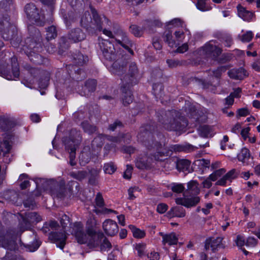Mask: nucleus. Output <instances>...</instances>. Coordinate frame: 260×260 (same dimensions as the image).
Masks as SVG:
<instances>
[{
    "label": "nucleus",
    "mask_w": 260,
    "mask_h": 260,
    "mask_svg": "<svg viewBox=\"0 0 260 260\" xmlns=\"http://www.w3.org/2000/svg\"><path fill=\"white\" fill-rule=\"evenodd\" d=\"M151 126L149 124L142 126L138 135L139 140L143 144L148 150H155L156 152L151 155L155 160L162 161L164 157L170 156L173 152H187L193 150L194 147L186 144L184 145H171L167 147L154 140V136L151 132Z\"/></svg>",
    "instance_id": "f257e3e1"
},
{
    "label": "nucleus",
    "mask_w": 260,
    "mask_h": 260,
    "mask_svg": "<svg viewBox=\"0 0 260 260\" xmlns=\"http://www.w3.org/2000/svg\"><path fill=\"white\" fill-rule=\"evenodd\" d=\"M90 8L92 17L88 11H86L82 16L80 21V25L86 30L89 35H96L98 32L103 30L105 35L111 38H114L119 44L124 43L131 44L133 43L126 34L120 28H118L114 31V34L117 37H115L111 31L106 29H103L104 22L108 21V19L104 16L103 17L100 16L92 6H90Z\"/></svg>",
    "instance_id": "f03ea898"
},
{
    "label": "nucleus",
    "mask_w": 260,
    "mask_h": 260,
    "mask_svg": "<svg viewBox=\"0 0 260 260\" xmlns=\"http://www.w3.org/2000/svg\"><path fill=\"white\" fill-rule=\"evenodd\" d=\"M99 46L105 60L112 62V68L115 74L120 75L125 70L126 62L121 51H116L114 45L108 40H102Z\"/></svg>",
    "instance_id": "7ed1b4c3"
},
{
    "label": "nucleus",
    "mask_w": 260,
    "mask_h": 260,
    "mask_svg": "<svg viewBox=\"0 0 260 260\" xmlns=\"http://www.w3.org/2000/svg\"><path fill=\"white\" fill-rule=\"evenodd\" d=\"M28 31L29 36L25 40L28 50L25 51V53L33 63L37 64H42L43 62V58L39 54L42 50L41 32L38 28L32 25L28 26Z\"/></svg>",
    "instance_id": "20e7f679"
},
{
    "label": "nucleus",
    "mask_w": 260,
    "mask_h": 260,
    "mask_svg": "<svg viewBox=\"0 0 260 260\" xmlns=\"http://www.w3.org/2000/svg\"><path fill=\"white\" fill-rule=\"evenodd\" d=\"M158 120L170 131H181L188 125L187 120L180 112L175 110H162L159 113Z\"/></svg>",
    "instance_id": "39448f33"
},
{
    "label": "nucleus",
    "mask_w": 260,
    "mask_h": 260,
    "mask_svg": "<svg viewBox=\"0 0 260 260\" xmlns=\"http://www.w3.org/2000/svg\"><path fill=\"white\" fill-rule=\"evenodd\" d=\"M66 150L69 153V163L71 166H74L76 165L75 161L76 151L81 142L82 136L80 131L76 129H72L70 132L69 138H66L63 140Z\"/></svg>",
    "instance_id": "423d86ee"
},
{
    "label": "nucleus",
    "mask_w": 260,
    "mask_h": 260,
    "mask_svg": "<svg viewBox=\"0 0 260 260\" xmlns=\"http://www.w3.org/2000/svg\"><path fill=\"white\" fill-rule=\"evenodd\" d=\"M78 74H82V77H76V80L73 81V87H75V89L77 92L82 96H89L96 89L97 82L95 79H89L82 83L80 82L82 78H85V74L83 71L79 70Z\"/></svg>",
    "instance_id": "0eeeda50"
},
{
    "label": "nucleus",
    "mask_w": 260,
    "mask_h": 260,
    "mask_svg": "<svg viewBox=\"0 0 260 260\" xmlns=\"http://www.w3.org/2000/svg\"><path fill=\"white\" fill-rule=\"evenodd\" d=\"M10 17L8 15L4 16V20L0 21L2 26L1 29L3 31V37L7 40L15 41L17 43L20 42L18 36L17 28L9 22Z\"/></svg>",
    "instance_id": "6e6552de"
},
{
    "label": "nucleus",
    "mask_w": 260,
    "mask_h": 260,
    "mask_svg": "<svg viewBox=\"0 0 260 260\" xmlns=\"http://www.w3.org/2000/svg\"><path fill=\"white\" fill-rule=\"evenodd\" d=\"M11 66L0 65V74L4 75L8 80H13L18 78L20 74L19 66L15 56L11 58Z\"/></svg>",
    "instance_id": "1a4fd4ad"
},
{
    "label": "nucleus",
    "mask_w": 260,
    "mask_h": 260,
    "mask_svg": "<svg viewBox=\"0 0 260 260\" xmlns=\"http://www.w3.org/2000/svg\"><path fill=\"white\" fill-rule=\"evenodd\" d=\"M125 61L126 62L125 66V70L119 75L125 73L128 68L127 73L123 76L121 80L123 84H131V86H133L138 82L137 77L138 76L139 70L135 62H127L125 58Z\"/></svg>",
    "instance_id": "9d476101"
},
{
    "label": "nucleus",
    "mask_w": 260,
    "mask_h": 260,
    "mask_svg": "<svg viewBox=\"0 0 260 260\" xmlns=\"http://www.w3.org/2000/svg\"><path fill=\"white\" fill-rule=\"evenodd\" d=\"M19 218V228L21 231L23 232L30 228L31 224L39 222L42 220L41 216L37 212H31L24 214L18 213Z\"/></svg>",
    "instance_id": "9b49d317"
},
{
    "label": "nucleus",
    "mask_w": 260,
    "mask_h": 260,
    "mask_svg": "<svg viewBox=\"0 0 260 260\" xmlns=\"http://www.w3.org/2000/svg\"><path fill=\"white\" fill-rule=\"evenodd\" d=\"M24 11L28 19L35 22L37 25L43 26L46 22L45 16L40 13L33 3H28L24 7Z\"/></svg>",
    "instance_id": "f8f14e48"
},
{
    "label": "nucleus",
    "mask_w": 260,
    "mask_h": 260,
    "mask_svg": "<svg viewBox=\"0 0 260 260\" xmlns=\"http://www.w3.org/2000/svg\"><path fill=\"white\" fill-rule=\"evenodd\" d=\"M16 235L10 233L2 234L0 233V246L7 250L16 251L18 250L19 244Z\"/></svg>",
    "instance_id": "ddd939ff"
},
{
    "label": "nucleus",
    "mask_w": 260,
    "mask_h": 260,
    "mask_svg": "<svg viewBox=\"0 0 260 260\" xmlns=\"http://www.w3.org/2000/svg\"><path fill=\"white\" fill-rule=\"evenodd\" d=\"M87 232L89 236L87 242V246L90 248L99 246L104 238V234L102 232H96L93 225L87 227Z\"/></svg>",
    "instance_id": "4468645a"
},
{
    "label": "nucleus",
    "mask_w": 260,
    "mask_h": 260,
    "mask_svg": "<svg viewBox=\"0 0 260 260\" xmlns=\"http://www.w3.org/2000/svg\"><path fill=\"white\" fill-rule=\"evenodd\" d=\"M73 234L75 236L77 242L81 244L87 243L89 238V234L83 230V225L80 222L74 223L73 228Z\"/></svg>",
    "instance_id": "2eb2a0df"
},
{
    "label": "nucleus",
    "mask_w": 260,
    "mask_h": 260,
    "mask_svg": "<svg viewBox=\"0 0 260 260\" xmlns=\"http://www.w3.org/2000/svg\"><path fill=\"white\" fill-rule=\"evenodd\" d=\"M12 145L10 144L9 141L4 139L0 142V162L5 164H9L11 161L12 156L10 155V151L12 149Z\"/></svg>",
    "instance_id": "dca6fc26"
},
{
    "label": "nucleus",
    "mask_w": 260,
    "mask_h": 260,
    "mask_svg": "<svg viewBox=\"0 0 260 260\" xmlns=\"http://www.w3.org/2000/svg\"><path fill=\"white\" fill-rule=\"evenodd\" d=\"M35 182L38 189L54 191L55 187L58 186V183L53 179L47 180L44 178H36Z\"/></svg>",
    "instance_id": "f3484780"
},
{
    "label": "nucleus",
    "mask_w": 260,
    "mask_h": 260,
    "mask_svg": "<svg viewBox=\"0 0 260 260\" xmlns=\"http://www.w3.org/2000/svg\"><path fill=\"white\" fill-rule=\"evenodd\" d=\"M184 111L193 122L200 123L203 122V116L201 115L194 105L189 103L186 104L184 107Z\"/></svg>",
    "instance_id": "a211bd4d"
},
{
    "label": "nucleus",
    "mask_w": 260,
    "mask_h": 260,
    "mask_svg": "<svg viewBox=\"0 0 260 260\" xmlns=\"http://www.w3.org/2000/svg\"><path fill=\"white\" fill-rule=\"evenodd\" d=\"M187 193V191L184 192L183 195L185 198H178L176 199V203L177 205L184 206L188 208L196 206L200 202V198L197 196L188 197Z\"/></svg>",
    "instance_id": "6ab92c4d"
},
{
    "label": "nucleus",
    "mask_w": 260,
    "mask_h": 260,
    "mask_svg": "<svg viewBox=\"0 0 260 260\" xmlns=\"http://www.w3.org/2000/svg\"><path fill=\"white\" fill-rule=\"evenodd\" d=\"M71 43H77L86 39L85 33L80 28L76 27L70 29L66 34Z\"/></svg>",
    "instance_id": "aec40b11"
},
{
    "label": "nucleus",
    "mask_w": 260,
    "mask_h": 260,
    "mask_svg": "<svg viewBox=\"0 0 260 260\" xmlns=\"http://www.w3.org/2000/svg\"><path fill=\"white\" fill-rule=\"evenodd\" d=\"M49 239L55 243L57 247L62 249L66 244L67 236L64 230L60 232L51 231L49 233Z\"/></svg>",
    "instance_id": "412c9836"
},
{
    "label": "nucleus",
    "mask_w": 260,
    "mask_h": 260,
    "mask_svg": "<svg viewBox=\"0 0 260 260\" xmlns=\"http://www.w3.org/2000/svg\"><path fill=\"white\" fill-rule=\"evenodd\" d=\"M223 239L221 237H218L216 238L210 237L207 239L205 242V248L208 250L211 247L213 252H215L218 248H224L225 246L222 244Z\"/></svg>",
    "instance_id": "4be33fe9"
},
{
    "label": "nucleus",
    "mask_w": 260,
    "mask_h": 260,
    "mask_svg": "<svg viewBox=\"0 0 260 260\" xmlns=\"http://www.w3.org/2000/svg\"><path fill=\"white\" fill-rule=\"evenodd\" d=\"M133 86L129 84H123L121 87L122 92L121 99L124 106H126L132 103L133 101V95L132 94L131 88Z\"/></svg>",
    "instance_id": "5701e85b"
},
{
    "label": "nucleus",
    "mask_w": 260,
    "mask_h": 260,
    "mask_svg": "<svg viewBox=\"0 0 260 260\" xmlns=\"http://www.w3.org/2000/svg\"><path fill=\"white\" fill-rule=\"evenodd\" d=\"M60 13L63 18L66 26L67 28L70 27L72 24L76 21L77 15L73 11H67V9L61 8Z\"/></svg>",
    "instance_id": "b1692460"
},
{
    "label": "nucleus",
    "mask_w": 260,
    "mask_h": 260,
    "mask_svg": "<svg viewBox=\"0 0 260 260\" xmlns=\"http://www.w3.org/2000/svg\"><path fill=\"white\" fill-rule=\"evenodd\" d=\"M103 228L105 233L109 236H115L118 232L117 223L112 219H107L103 223Z\"/></svg>",
    "instance_id": "393cba45"
},
{
    "label": "nucleus",
    "mask_w": 260,
    "mask_h": 260,
    "mask_svg": "<svg viewBox=\"0 0 260 260\" xmlns=\"http://www.w3.org/2000/svg\"><path fill=\"white\" fill-rule=\"evenodd\" d=\"M203 50L207 57H211L214 60L216 59L222 52L221 48L211 44H207L204 46Z\"/></svg>",
    "instance_id": "a878e982"
},
{
    "label": "nucleus",
    "mask_w": 260,
    "mask_h": 260,
    "mask_svg": "<svg viewBox=\"0 0 260 260\" xmlns=\"http://www.w3.org/2000/svg\"><path fill=\"white\" fill-rule=\"evenodd\" d=\"M51 192L57 198L61 199L67 196L70 197L72 195L71 189L69 188L68 190H67L65 187L64 183H58V186L55 187L54 191H52Z\"/></svg>",
    "instance_id": "bb28decb"
},
{
    "label": "nucleus",
    "mask_w": 260,
    "mask_h": 260,
    "mask_svg": "<svg viewBox=\"0 0 260 260\" xmlns=\"http://www.w3.org/2000/svg\"><path fill=\"white\" fill-rule=\"evenodd\" d=\"M16 125L15 121L12 118L0 116V129L8 131Z\"/></svg>",
    "instance_id": "cd10ccee"
},
{
    "label": "nucleus",
    "mask_w": 260,
    "mask_h": 260,
    "mask_svg": "<svg viewBox=\"0 0 260 260\" xmlns=\"http://www.w3.org/2000/svg\"><path fill=\"white\" fill-rule=\"evenodd\" d=\"M91 159V152L89 146H85L83 148L79 156V164L82 166H85L88 164Z\"/></svg>",
    "instance_id": "c85d7f7f"
},
{
    "label": "nucleus",
    "mask_w": 260,
    "mask_h": 260,
    "mask_svg": "<svg viewBox=\"0 0 260 260\" xmlns=\"http://www.w3.org/2000/svg\"><path fill=\"white\" fill-rule=\"evenodd\" d=\"M186 212L185 209L181 206H174L167 213L168 217L172 218L174 217H183L185 216Z\"/></svg>",
    "instance_id": "c756f323"
},
{
    "label": "nucleus",
    "mask_w": 260,
    "mask_h": 260,
    "mask_svg": "<svg viewBox=\"0 0 260 260\" xmlns=\"http://www.w3.org/2000/svg\"><path fill=\"white\" fill-rule=\"evenodd\" d=\"M70 42L66 35L60 37L58 41V53L62 55L66 52L70 47Z\"/></svg>",
    "instance_id": "7c9ffc66"
},
{
    "label": "nucleus",
    "mask_w": 260,
    "mask_h": 260,
    "mask_svg": "<svg viewBox=\"0 0 260 260\" xmlns=\"http://www.w3.org/2000/svg\"><path fill=\"white\" fill-rule=\"evenodd\" d=\"M237 8L238 16L244 20L250 21L252 17L255 16L252 12L247 10L245 8L240 4L237 6Z\"/></svg>",
    "instance_id": "2f4dec72"
},
{
    "label": "nucleus",
    "mask_w": 260,
    "mask_h": 260,
    "mask_svg": "<svg viewBox=\"0 0 260 260\" xmlns=\"http://www.w3.org/2000/svg\"><path fill=\"white\" fill-rule=\"evenodd\" d=\"M246 71L242 68H240L238 69H233L228 72V75L231 78L236 80H242L246 76Z\"/></svg>",
    "instance_id": "473e14b6"
},
{
    "label": "nucleus",
    "mask_w": 260,
    "mask_h": 260,
    "mask_svg": "<svg viewBox=\"0 0 260 260\" xmlns=\"http://www.w3.org/2000/svg\"><path fill=\"white\" fill-rule=\"evenodd\" d=\"M1 197L6 200L13 203L16 202L18 199V194L16 191L13 190H8L1 194Z\"/></svg>",
    "instance_id": "72a5a7b5"
},
{
    "label": "nucleus",
    "mask_w": 260,
    "mask_h": 260,
    "mask_svg": "<svg viewBox=\"0 0 260 260\" xmlns=\"http://www.w3.org/2000/svg\"><path fill=\"white\" fill-rule=\"evenodd\" d=\"M198 131L200 135L202 137H212L214 135L212 127L207 125L200 126Z\"/></svg>",
    "instance_id": "f704fd0d"
},
{
    "label": "nucleus",
    "mask_w": 260,
    "mask_h": 260,
    "mask_svg": "<svg viewBox=\"0 0 260 260\" xmlns=\"http://www.w3.org/2000/svg\"><path fill=\"white\" fill-rule=\"evenodd\" d=\"M104 135L100 134L95 137L91 142V147L93 150L101 149L104 144Z\"/></svg>",
    "instance_id": "c9c22d12"
},
{
    "label": "nucleus",
    "mask_w": 260,
    "mask_h": 260,
    "mask_svg": "<svg viewBox=\"0 0 260 260\" xmlns=\"http://www.w3.org/2000/svg\"><path fill=\"white\" fill-rule=\"evenodd\" d=\"M99 172L95 169H91L89 171L88 183L91 185H96L98 183Z\"/></svg>",
    "instance_id": "e433bc0d"
},
{
    "label": "nucleus",
    "mask_w": 260,
    "mask_h": 260,
    "mask_svg": "<svg viewBox=\"0 0 260 260\" xmlns=\"http://www.w3.org/2000/svg\"><path fill=\"white\" fill-rule=\"evenodd\" d=\"M81 126L84 132L90 135H92L98 130V127L95 125L90 124L87 120L83 121L81 123Z\"/></svg>",
    "instance_id": "4c0bfd02"
},
{
    "label": "nucleus",
    "mask_w": 260,
    "mask_h": 260,
    "mask_svg": "<svg viewBox=\"0 0 260 260\" xmlns=\"http://www.w3.org/2000/svg\"><path fill=\"white\" fill-rule=\"evenodd\" d=\"M190 165V161L186 159H178L176 161V168L179 171H188Z\"/></svg>",
    "instance_id": "58836bf2"
},
{
    "label": "nucleus",
    "mask_w": 260,
    "mask_h": 260,
    "mask_svg": "<svg viewBox=\"0 0 260 260\" xmlns=\"http://www.w3.org/2000/svg\"><path fill=\"white\" fill-rule=\"evenodd\" d=\"M153 93L156 98H162L164 95V85L160 83L153 84Z\"/></svg>",
    "instance_id": "ea45409f"
},
{
    "label": "nucleus",
    "mask_w": 260,
    "mask_h": 260,
    "mask_svg": "<svg viewBox=\"0 0 260 260\" xmlns=\"http://www.w3.org/2000/svg\"><path fill=\"white\" fill-rule=\"evenodd\" d=\"M74 63L79 66L85 64L88 61V57L84 56L81 53L76 54L74 56Z\"/></svg>",
    "instance_id": "a19ab883"
},
{
    "label": "nucleus",
    "mask_w": 260,
    "mask_h": 260,
    "mask_svg": "<svg viewBox=\"0 0 260 260\" xmlns=\"http://www.w3.org/2000/svg\"><path fill=\"white\" fill-rule=\"evenodd\" d=\"M19 244L20 246H23L26 248L29 252H34L36 251L40 246V242L37 240H34L31 244H25L23 243L21 239H19Z\"/></svg>",
    "instance_id": "79ce46f5"
},
{
    "label": "nucleus",
    "mask_w": 260,
    "mask_h": 260,
    "mask_svg": "<svg viewBox=\"0 0 260 260\" xmlns=\"http://www.w3.org/2000/svg\"><path fill=\"white\" fill-rule=\"evenodd\" d=\"M46 39L47 41H50L52 39H55L57 36V32L56 27L54 25H51L46 28Z\"/></svg>",
    "instance_id": "37998d69"
},
{
    "label": "nucleus",
    "mask_w": 260,
    "mask_h": 260,
    "mask_svg": "<svg viewBox=\"0 0 260 260\" xmlns=\"http://www.w3.org/2000/svg\"><path fill=\"white\" fill-rule=\"evenodd\" d=\"M164 41L171 47H174L175 45V41L172 39V32L170 30L165 31L162 35Z\"/></svg>",
    "instance_id": "c03bdc74"
},
{
    "label": "nucleus",
    "mask_w": 260,
    "mask_h": 260,
    "mask_svg": "<svg viewBox=\"0 0 260 260\" xmlns=\"http://www.w3.org/2000/svg\"><path fill=\"white\" fill-rule=\"evenodd\" d=\"M23 204L25 208H27L31 210L34 209L37 206L34 195L32 194L28 196L26 199L24 200Z\"/></svg>",
    "instance_id": "a18cd8bd"
},
{
    "label": "nucleus",
    "mask_w": 260,
    "mask_h": 260,
    "mask_svg": "<svg viewBox=\"0 0 260 260\" xmlns=\"http://www.w3.org/2000/svg\"><path fill=\"white\" fill-rule=\"evenodd\" d=\"M87 174L88 173L86 171H78L70 173V176L80 181L86 178Z\"/></svg>",
    "instance_id": "49530a36"
},
{
    "label": "nucleus",
    "mask_w": 260,
    "mask_h": 260,
    "mask_svg": "<svg viewBox=\"0 0 260 260\" xmlns=\"http://www.w3.org/2000/svg\"><path fill=\"white\" fill-rule=\"evenodd\" d=\"M128 227L133 233V236L135 238H142L145 237V233L144 231H142L132 224L129 225Z\"/></svg>",
    "instance_id": "de8ad7c7"
},
{
    "label": "nucleus",
    "mask_w": 260,
    "mask_h": 260,
    "mask_svg": "<svg viewBox=\"0 0 260 260\" xmlns=\"http://www.w3.org/2000/svg\"><path fill=\"white\" fill-rule=\"evenodd\" d=\"M162 242L164 244L166 243H168L170 245L177 244L178 238L174 233H172L165 236V239L164 241H162Z\"/></svg>",
    "instance_id": "09e8293b"
},
{
    "label": "nucleus",
    "mask_w": 260,
    "mask_h": 260,
    "mask_svg": "<svg viewBox=\"0 0 260 260\" xmlns=\"http://www.w3.org/2000/svg\"><path fill=\"white\" fill-rule=\"evenodd\" d=\"M188 81V84L191 82H198L199 83H201L203 85V88L205 89L209 88V87L212 85L211 83H210L209 82H206L205 80L199 79L196 77H191L189 78Z\"/></svg>",
    "instance_id": "8fccbe9b"
},
{
    "label": "nucleus",
    "mask_w": 260,
    "mask_h": 260,
    "mask_svg": "<svg viewBox=\"0 0 260 260\" xmlns=\"http://www.w3.org/2000/svg\"><path fill=\"white\" fill-rule=\"evenodd\" d=\"M136 166L140 169H145L150 168V162L144 158H141L136 162Z\"/></svg>",
    "instance_id": "3c124183"
},
{
    "label": "nucleus",
    "mask_w": 260,
    "mask_h": 260,
    "mask_svg": "<svg viewBox=\"0 0 260 260\" xmlns=\"http://www.w3.org/2000/svg\"><path fill=\"white\" fill-rule=\"evenodd\" d=\"M13 7V0H0V8L6 11L11 10Z\"/></svg>",
    "instance_id": "603ef678"
},
{
    "label": "nucleus",
    "mask_w": 260,
    "mask_h": 260,
    "mask_svg": "<svg viewBox=\"0 0 260 260\" xmlns=\"http://www.w3.org/2000/svg\"><path fill=\"white\" fill-rule=\"evenodd\" d=\"M117 169L116 167L113 162L105 164L104 166V170L105 173L112 174Z\"/></svg>",
    "instance_id": "864d4df0"
},
{
    "label": "nucleus",
    "mask_w": 260,
    "mask_h": 260,
    "mask_svg": "<svg viewBox=\"0 0 260 260\" xmlns=\"http://www.w3.org/2000/svg\"><path fill=\"white\" fill-rule=\"evenodd\" d=\"M249 151L246 148L242 149L241 152L238 155L237 157L239 161L244 162L246 158H248L250 157Z\"/></svg>",
    "instance_id": "5fc2aeb1"
},
{
    "label": "nucleus",
    "mask_w": 260,
    "mask_h": 260,
    "mask_svg": "<svg viewBox=\"0 0 260 260\" xmlns=\"http://www.w3.org/2000/svg\"><path fill=\"white\" fill-rule=\"evenodd\" d=\"M24 68L28 72V73L34 77H37L40 74V70L37 68H32L30 65L26 64L24 66Z\"/></svg>",
    "instance_id": "6e6d98bb"
},
{
    "label": "nucleus",
    "mask_w": 260,
    "mask_h": 260,
    "mask_svg": "<svg viewBox=\"0 0 260 260\" xmlns=\"http://www.w3.org/2000/svg\"><path fill=\"white\" fill-rule=\"evenodd\" d=\"M131 32L136 37H140L142 34V30L136 25H132L129 27Z\"/></svg>",
    "instance_id": "4d7b16f0"
},
{
    "label": "nucleus",
    "mask_w": 260,
    "mask_h": 260,
    "mask_svg": "<svg viewBox=\"0 0 260 260\" xmlns=\"http://www.w3.org/2000/svg\"><path fill=\"white\" fill-rule=\"evenodd\" d=\"M60 222L62 228V230H64L67 225L70 223V218L67 215L63 214L60 217Z\"/></svg>",
    "instance_id": "13d9d810"
},
{
    "label": "nucleus",
    "mask_w": 260,
    "mask_h": 260,
    "mask_svg": "<svg viewBox=\"0 0 260 260\" xmlns=\"http://www.w3.org/2000/svg\"><path fill=\"white\" fill-rule=\"evenodd\" d=\"M239 172H236V170L234 169L228 172L224 176L228 180H231L237 177L239 175Z\"/></svg>",
    "instance_id": "bf43d9fd"
},
{
    "label": "nucleus",
    "mask_w": 260,
    "mask_h": 260,
    "mask_svg": "<svg viewBox=\"0 0 260 260\" xmlns=\"http://www.w3.org/2000/svg\"><path fill=\"white\" fill-rule=\"evenodd\" d=\"M231 56L229 54H223L220 57L218 56L215 59L217 60L219 63H225L231 60Z\"/></svg>",
    "instance_id": "052dcab7"
},
{
    "label": "nucleus",
    "mask_w": 260,
    "mask_h": 260,
    "mask_svg": "<svg viewBox=\"0 0 260 260\" xmlns=\"http://www.w3.org/2000/svg\"><path fill=\"white\" fill-rule=\"evenodd\" d=\"M167 62L170 68H173L182 65V62L179 60L168 59Z\"/></svg>",
    "instance_id": "680f3d73"
},
{
    "label": "nucleus",
    "mask_w": 260,
    "mask_h": 260,
    "mask_svg": "<svg viewBox=\"0 0 260 260\" xmlns=\"http://www.w3.org/2000/svg\"><path fill=\"white\" fill-rule=\"evenodd\" d=\"M197 182L194 181L189 182L188 183V189L189 190L193 191L195 193L198 194L200 192V189L198 188Z\"/></svg>",
    "instance_id": "e2e57ef3"
},
{
    "label": "nucleus",
    "mask_w": 260,
    "mask_h": 260,
    "mask_svg": "<svg viewBox=\"0 0 260 260\" xmlns=\"http://www.w3.org/2000/svg\"><path fill=\"white\" fill-rule=\"evenodd\" d=\"M45 6H47L49 10L52 12L54 8V2L53 0H39Z\"/></svg>",
    "instance_id": "0e129e2a"
},
{
    "label": "nucleus",
    "mask_w": 260,
    "mask_h": 260,
    "mask_svg": "<svg viewBox=\"0 0 260 260\" xmlns=\"http://www.w3.org/2000/svg\"><path fill=\"white\" fill-rule=\"evenodd\" d=\"M123 127L122 122L119 120H116L113 123L110 124L109 125L108 129L110 131H114L117 127Z\"/></svg>",
    "instance_id": "69168bd1"
},
{
    "label": "nucleus",
    "mask_w": 260,
    "mask_h": 260,
    "mask_svg": "<svg viewBox=\"0 0 260 260\" xmlns=\"http://www.w3.org/2000/svg\"><path fill=\"white\" fill-rule=\"evenodd\" d=\"M146 248V244L143 243H139L136 245V249L138 251L139 256H142L144 254V250Z\"/></svg>",
    "instance_id": "338daca9"
},
{
    "label": "nucleus",
    "mask_w": 260,
    "mask_h": 260,
    "mask_svg": "<svg viewBox=\"0 0 260 260\" xmlns=\"http://www.w3.org/2000/svg\"><path fill=\"white\" fill-rule=\"evenodd\" d=\"M171 189L174 192L180 193L184 190V187L181 184L173 183Z\"/></svg>",
    "instance_id": "774afa93"
}]
</instances>
